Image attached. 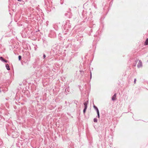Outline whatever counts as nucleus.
I'll return each mask as SVG.
<instances>
[{
	"label": "nucleus",
	"instance_id": "f257e3e1",
	"mask_svg": "<svg viewBox=\"0 0 148 148\" xmlns=\"http://www.w3.org/2000/svg\"><path fill=\"white\" fill-rule=\"evenodd\" d=\"M61 44H55L52 47L51 51H50L51 53L52 54L51 56H60L58 53H60V50L61 49Z\"/></svg>",
	"mask_w": 148,
	"mask_h": 148
},
{
	"label": "nucleus",
	"instance_id": "f03ea898",
	"mask_svg": "<svg viewBox=\"0 0 148 148\" xmlns=\"http://www.w3.org/2000/svg\"><path fill=\"white\" fill-rule=\"evenodd\" d=\"M9 48L10 50L14 49L15 50L18 48L17 45L15 42H13L12 45H9Z\"/></svg>",
	"mask_w": 148,
	"mask_h": 148
},
{
	"label": "nucleus",
	"instance_id": "7ed1b4c3",
	"mask_svg": "<svg viewBox=\"0 0 148 148\" xmlns=\"http://www.w3.org/2000/svg\"><path fill=\"white\" fill-rule=\"evenodd\" d=\"M76 38L77 40L79 42L80 44H81L83 39V36L82 35H78L76 36Z\"/></svg>",
	"mask_w": 148,
	"mask_h": 148
},
{
	"label": "nucleus",
	"instance_id": "20e7f679",
	"mask_svg": "<svg viewBox=\"0 0 148 148\" xmlns=\"http://www.w3.org/2000/svg\"><path fill=\"white\" fill-rule=\"evenodd\" d=\"M52 0H47V2L48 3L49 5V6H48L47 3V9L49 7V8H51V7L52 6Z\"/></svg>",
	"mask_w": 148,
	"mask_h": 148
},
{
	"label": "nucleus",
	"instance_id": "39448f33",
	"mask_svg": "<svg viewBox=\"0 0 148 148\" xmlns=\"http://www.w3.org/2000/svg\"><path fill=\"white\" fill-rule=\"evenodd\" d=\"M55 34L52 32L50 33L48 35V36L51 38L55 36Z\"/></svg>",
	"mask_w": 148,
	"mask_h": 148
},
{
	"label": "nucleus",
	"instance_id": "423d86ee",
	"mask_svg": "<svg viewBox=\"0 0 148 148\" xmlns=\"http://www.w3.org/2000/svg\"><path fill=\"white\" fill-rule=\"evenodd\" d=\"M86 11H83L82 12V15L83 16V18H84V19H86L87 18V14L85 13Z\"/></svg>",
	"mask_w": 148,
	"mask_h": 148
},
{
	"label": "nucleus",
	"instance_id": "0eeeda50",
	"mask_svg": "<svg viewBox=\"0 0 148 148\" xmlns=\"http://www.w3.org/2000/svg\"><path fill=\"white\" fill-rule=\"evenodd\" d=\"M65 15L68 17L69 18H71V17L72 15L71 12H68V13H66L65 14Z\"/></svg>",
	"mask_w": 148,
	"mask_h": 148
},
{
	"label": "nucleus",
	"instance_id": "6e6552de",
	"mask_svg": "<svg viewBox=\"0 0 148 148\" xmlns=\"http://www.w3.org/2000/svg\"><path fill=\"white\" fill-rule=\"evenodd\" d=\"M4 50H5V48L0 44V52L1 53L2 51H3Z\"/></svg>",
	"mask_w": 148,
	"mask_h": 148
},
{
	"label": "nucleus",
	"instance_id": "1a4fd4ad",
	"mask_svg": "<svg viewBox=\"0 0 148 148\" xmlns=\"http://www.w3.org/2000/svg\"><path fill=\"white\" fill-rule=\"evenodd\" d=\"M72 46V44L70 43H68L67 45H65V46H64V47H65L66 48H71V46Z\"/></svg>",
	"mask_w": 148,
	"mask_h": 148
},
{
	"label": "nucleus",
	"instance_id": "9d476101",
	"mask_svg": "<svg viewBox=\"0 0 148 148\" xmlns=\"http://www.w3.org/2000/svg\"><path fill=\"white\" fill-rule=\"evenodd\" d=\"M94 107L96 109L98 118H99V110H98V109L95 106H94Z\"/></svg>",
	"mask_w": 148,
	"mask_h": 148
},
{
	"label": "nucleus",
	"instance_id": "9b49d317",
	"mask_svg": "<svg viewBox=\"0 0 148 148\" xmlns=\"http://www.w3.org/2000/svg\"><path fill=\"white\" fill-rule=\"evenodd\" d=\"M116 94H115L112 97V100L113 101H114L116 99Z\"/></svg>",
	"mask_w": 148,
	"mask_h": 148
},
{
	"label": "nucleus",
	"instance_id": "f8f14e48",
	"mask_svg": "<svg viewBox=\"0 0 148 148\" xmlns=\"http://www.w3.org/2000/svg\"><path fill=\"white\" fill-rule=\"evenodd\" d=\"M87 102L88 101H87V102H85L84 103V108H87V105L88 103Z\"/></svg>",
	"mask_w": 148,
	"mask_h": 148
},
{
	"label": "nucleus",
	"instance_id": "ddd939ff",
	"mask_svg": "<svg viewBox=\"0 0 148 148\" xmlns=\"http://www.w3.org/2000/svg\"><path fill=\"white\" fill-rule=\"evenodd\" d=\"M145 45H148V38H147L145 43Z\"/></svg>",
	"mask_w": 148,
	"mask_h": 148
},
{
	"label": "nucleus",
	"instance_id": "4468645a",
	"mask_svg": "<svg viewBox=\"0 0 148 148\" xmlns=\"http://www.w3.org/2000/svg\"><path fill=\"white\" fill-rule=\"evenodd\" d=\"M0 59L2 61H4L5 62H7V60H5L4 59L2 58V57H1L0 58Z\"/></svg>",
	"mask_w": 148,
	"mask_h": 148
},
{
	"label": "nucleus",
	"instance_id": "2eb2a0df",
	"mask_svg": "<svg viewBox=\"0 0 148 148\" xmlns=\"http://www.w3.org/2000/svg\"><path fill=\"white\" fill-rule=\"evenodd\" d=\"M5 66H6V67L7 69L8 70H10V67H9V66L8 64H6Z\"/></svg>",
	"mask_w": 148,
	"mask_h": 148
},
{
	"label": "nucleus",
	"instance_id": "dca6fc26",
	"mask_svg": "<svg viewBox=\"0 0 148 148\" xmlns=\"http://www.w3.org/2000/svg\"><path fill=\"white\" fill-rule=\"evenodd\" d=\"M103 6L104 5V6H105V7L104 8V10L106 9H107L108 8H107V7H108V6H107V7H106V5L105 4H104V3H103Z\"/></svg>",
	"mask_w": 148,
	"mask_h": 148
},
{
	"label": "nucleus",
	"instance_id": "f3484780",
	"mask_svg": "<svg viewBox=\"0 0 148 148\" xmlns=\"http://www.w3.org/2000/svg\"><path fill=\"white\" fill-rule=\"evenodd\" d=\"M53 27L56 30H57L58 29V27H56V25H54Z\"/></svg>",
	"mask_w": 148,
	"mask_h": 148
},
{
	"label": "nucleus",
	"instance_id": "a211bd4d",
	"mask_svg": "<svg viewBox=\"0 0 148 148\" xmlns=\"http://www.w3.org/2000/svg\"><path fill=\"white\" fill-rule=\"evenodd\" d=\"M67 26V24H66V25H64V29H66V30H68V28L67 29H66V27Z\"/></svg>",
	"mask_w": 148,
	"mask_h": 148
},
{
	"label": "nucleus",
	"instance_id": "6ab92c4d",
	"mask_svg": "<svg viewBox=\"0 0 148 148\" xmlns=\"http://www.w3.org/2000/svg\"><path fill=\"white\" fill-rule=\"evenodd\" d=\"M64 1V0H60V2L61 4L62 5L63 4Z\"/></svg>",
	"mask_w": 148,
	"mask_h": 148
},
{
	"label": "nucleus",
	"instance_id": "aec40b11",
	"mask_svg": "<svg viewBox=\"0 0 148 148\" xmlns=\"http://www.w3.org/2000/svg\"><path fill=\"white\" fill-rule=\"evenodd\" d=\"M97 119L96 118H95L94 119V121L95 122H97Z\"/></svg>",
	"mask_w": 148,
	"mask_h": 148
},
{
	"label": "nucleus",
	"instance_id": "412c9836",
	"mask_svg": "<svg viewBox=\"0 0 148 148\" xmlns=\"http://www.w3.org/2000/svg\"><path fill=\"white\" fill-rule=\"evenodd\" d=\"M86 109H87V108H84V109L83 110V112H84V113H85V112Z\"/></svg>",
	"mask_w": 148,
	"mask_h": 148
},
{
	"label": "nucleus",
	"instance_id": "4be33fe9",
	"mask_svg": "<svg viewBox=\"0 0 148 148\" xmlns=\"http://www.w3.org/2000/svg\"><path fill=\"white\" fill-rule=\"evenodd\" d=\"M94 8H95V9H97V5H96L95 4H94Z\"/></svg>",
	"mask_w": 148,
	"mask_h": 148
},
{
	"label": "nucleus",
	"instance_id": "5701e85b",
	"mask_svg": "<svg viewBox=\"0 0 148 148\" xmlns=\"http://www.w3.org/2000/svg\"><path fill=\"white\" fill-rule=\"evenodd\" d=\"M21 58V56H18V59L19 60H20Z\"/></svg>",
	"mask_w": 148,
	"mask_h": 148
},
{
	"label": "nucleus",
	"instance_id": "b1692460",
	"mask_svg": "<svg viewBox=\"0 0 148 148\" xmlns=\"http://www.w3.org/2000/svg\"><path fill=\"white\" fill-rule=\"evenodd\" d=\"M72 47H74L76 48V45H73L72 46Z\"/></svg>",
	"mask_w": 148,
	"mask_h": 148
},
{
	"label": "nucleus",
	"instance_id": "393cba45",
	"mask_svg": "<svg viewBox=\"0 0 148 148\" xmlns=\"http://www.w3.org/2000/svg\"><path fill=\"white\" fill-rule=\"evenodd\" d=\"M139 63H140V66H142V63H141V62H140Z\"/></svg>",
	"mask_w": 148,
	"mask_h": 148
},
{
	"label": "nucleus",
	"instance_id": "a878e982",
	"mask_svg": "<svg viewBox=\"0 0 148 148\" xmlns=\"http://www.w3.org/2000/svg\"><path fill=\"white\" fill-rule=\"evenodd\" d=\"M136 79H134V84H135L136 83Z\"/></svg>",
	"mask_w": 148,
	"mask_h": 148
},
{
	"label": "nucleus",
	"instance_id": "bb28decb",
	"mask_svg": "<svg viewBox=\"0 0 148 148\" xmlns=\"http://www.w3.org/2000/svg\"><path fill=\"white\" fill-rule=\"evenodd\" d=\"M48 11L50 12L51 11V10L50 9L49 10H48Z\"/></svg>",
	"mask_w": 148,
	"mask_h": 148
},
{
	"label": "nucleus",
	"instance_id": "cd10ccee",
	"mask_svg": "<svg viewBox=\"0 0 148 148\" xmlns=\"http://www.w3.org/2000/svg\"><path fill=\"white\" fill-rule=\"evenodd\" d=\"M79 47H80V46H79V47H76V49H78V48H79Z\"/></svg>",
	"mask_w": 148,
	"mask_h": 148
},
{
	"label": "nucleus",
	"instance_id": "c85d7f7f",
	"mask_svg": "<svg viewBox=\"0 0 148 148\" xmlns=\"http://www.w3.org/2000/svg\"><path fill=\"white\" fill-rule=\"evenodd\" d=\"M90 52H91V51H92V52L93 53V51H91V50H90Z\"/></svg>",
	"mask_w": 148,
	"mask_h": 148
},
{
	"label": "nucleus",
	"instance_id": "c756f323",
	"mask_svg": "<svg viewBox=\"0 0 148 148\" xmlns=\"http://www.w3.org/2000/svg\"><path fill=\"white\" fill-rule=\"evenodd\" d=\"M42 39V40L43 41V42H44L45 40L43 39Z\"/></svg>",
	"mask_w": 148,
	"mask_h": 148
},
{
	"label": "nucleus",
	"instance_id": "7c9ffc66",
	"mask_svg": "<svg viewBox=\"0 0 148 148\" xmlns=\"http://www.w3.org/2000/svg\"><path fill=\"white\" fill-rule=\"evenodd\" d=\"M90 32H92V29H90Z\"/></svg>",
	"mask_w": 148,
	"mask_h": 148
},
{
	"label": "nucleus",
	"instance_id": "2f4dec72",
	"mask_svg": "<svg viewBox=\"0 0 148 148\" xmlns=\"http://www.w3.org/2000/svg\"><path fill=\"white\" fill-rule=\"evenodd\" d=\"M21 0H17L18 1H21Z\"/></svg>",
	"mask_w": 148,
	"mask_h": 148
},
{
	"label": "nucleus",
	"instance_id": "473e14b6",
	"mask_svg": "<svg viewBox=\"0 0 148 148\" xmlns=\"http://www.w3.org/2000/svg\"><path fill=\"white\" fill-rule=\"evenodd\" d=\"M34 49H35V50H36V47H34Z\"/></svg>",
	"mask_w": 148,
	"mask_h": 148
},
{
	"label": "nucleus",
	"instance_id": "72a5a7b5",
	"mask_svg": "<svg viewBox=\"0 0 148 148\" xmlns=\"http://www.w3.org/2000/svg\"><path fill=\"white\" fill-rule=\"evenodd\" d=\"M45 5H46V3L45 2Z\"/></svg>",
	"mask_w": 148,
	"mask_h": 148
},
{
	"label": "nucleus",
	"instance_id": "f704fd0d",
	"mask_svg": "<svg viewBox=\"0 0 148 148\" xmlns=\"http://www.w3.org/2000/svg\"><path fill=\"white\" fill-rule=\"evenodd\" d=\"M1 92V88H0V92Z\"/></svg>",
	"mask_w": 148,
	"mask_h": 148
},
{
	"label": "nucleus",
	"instance_id": "c9c22d12",
	"mask_svg": "<svg viewBox=\"0 0 148 148\" xmlns=\"http://www.w3.org/2000/svg\"><path fill=\"white\" fill-rule=\"evenodd\" d=\"M43 56H45V54H44Z\"/></svg>",
	"mask_w": 148,
	"mask_h": 148
},
{
	"label": "nucleus",
	"instance_id": "e433bc0d",
	"mask_svg": "<svg viewBox=\"0 0 148 148\" xmlns=\"http://www.w3.org/2000/svg\"><path fill=\"white\" fill-rule=\"evenodd\" d=\"M44 56V58H45V57L46 56Z\"/></svg>",
	"mask_w": 148,
	"mask_h": 148
},
{
	"label": "nucleus",
	"instance_id": "4c0bfd02",
	"mask_svg": "<svg viewBox=\"0 0 148 148\" xmlns=\"http://www.w3.org/2000/svg\"><path fill=\"white\" fill-rule=\"evenodd\" d=\"M89 55V54H88L87 55Z\"/></svg>",
	"mask_w": 148,
	"mask_h": 148
}]
</instances>
